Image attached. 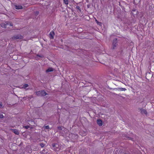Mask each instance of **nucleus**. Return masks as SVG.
<instances>
[{
  "label": "nucleus",
  "instance_id": "a211bd4d",
  "mask_svg": "<svg viewBox=\"0 0 154 154\" xmlns=\"http://www.w3.org/2000/svg\"><path fill=\"white\" fill-rule=\"evenodd\" d=\"M3 117V116L2 114H0V118H2Z\"/></svg>",
  "mask_w": 154,
  "mask_h": 154
},
{
  "label": "nucleus",
  "instance_id": "5701e85b",
  "mask_svg": "<svg viewBox=\"0 0 154 154\" xmlns=\"http://www.w3.org/2000/svg\"><path fill=\"white\" fill-rule=\"evenodd\" d=\"M76 8L78 9H79V6H77L76 7Z\"/></svg>",
  "mask_w": 154,
  "mask_h": 154
},
{
  "label": "nucleus",
  "instance_id": "9b49d317",
  "mask_svg": "<svg viewBox=\"0 0 154 154\" xmlns=\"http://www.w3.org/2000/svg\"><path fill=\"white\" fill-rule=\"evenodd\" d=\"M42 91H37L36 92V95L39 96H42Z\"/></svg>",
  "mask_w": 154,
  "mask_h": 154
},
{
  "label": "nucleus",
  "instance_id": "2eb2a0df",
  "mask_svg": "<svg viewBox=\"0 0 154 154\" xmlns=\"http://www.w3.org/2000/svg\"><path fill=\"white\" fill-rule=\"evenodd\" d=\"M65 4L66 5L68 4V0H63Z\"/></svg>",
  "mask_w": 154,
  "mask_h": 154
},
{
  "label": "nucleus",
  "instance_id": "0eeeda50",
  "mask_svg": "<svg viewBox=\"0 0 154 154\" xmlns=\"http://www.w3.org/2000/svg\"><path fill=\"white\" fill-rule=\"evenodd\" d=\"M97 124L100 126H102L103 125L102 122L101 120H97Z\"/></svg>",
  "mask_w": 154,
  "mask_h": 154
},
{
  "label": "nucleus",
  "instance_id": "f8f14e48",
  "mask_svg": "<svg viewBox=\"0 0 154 154\" xmlns=\"http://www.w3.org/2000/svg\"><path fill=\"white\" fill-rule=\"evenodd\" d=\"M53 71V69L51 68H50L46 70V72H49L52 71Z\"/></svg>",
  "mask_w": 154,
  "mask_h": 154
},
{
  "label": "nucleus",
  "instance_id": "20e7f679",
  "mask_svg": "<svg viewBox=\"0 0 154 154\" xmlns=\"http://www.w3.org/2000/svg\"><path fill=\"white\" fill-rule=\"evenodd\" d=\"M113 49H115L117 45V39H115L113 40Z\"/></svg>",
  "mask_w": 154,
  "mask_h": 154
},
{
  "label": "nucleus",
  "instance_id": "6ab92c4d",
  "mask_svg": "<svg viewBox=\"0 0 154 154\" xmlns=\"http://www.w3.org/2000/svg\"><path fill=\"white\" fill-rule=\"evenodd\" d=\"M95 21L97 24H99V23H101L99 22L96 19H95Z\"/></svg>",
  "mask_w": 154,
  "mask_h": 154
},
{
  "label": "nucleus",
  "instance_id": "1a4fd4ad",
  "mask_svg": "<svg viewBox=\"0 0 154 154\" xmlns=\"http://www.w3.org/2000/svg\"><path fill=\"white\" fill-rule=\"evenodd\" d=\"M54 33L53 32H50L49 36L50 37L51 39H53L54 38Z\"/></svg>",
  "mask_w": 154,
  "mask_h": 154
},
{
  "label": "nucleus",
  "instance_id": "a878e982",
  "mask_svg": "<svg viewBox=\"0 0 154 154\" xmlns=\"http://www.w3.org/2000/svg\"><path fill=\"white\" fill-rule=\"evenodd\" d=\"M75 137H76V138H77V136H76Z\"/></svg>",
  "mask_w": 154,
  "mask_h": 154
},
{
  "label": "nucleus",
  "instance_id": "ddd939ff",
  "mask_svg": "<svg viewBox=\"0 0 154 154\" xmlns=\"http://www.w3.org/2000/svg\"><path fill=\"white\" fill-rule=\"evenodd\" d=\"M42 91V93H41L42 96H45L47 94L44 91Z\"/></svg>",
  "mask_w": 154,
  "mask_h": 154
},
{
  "label": "nucleus",
  "instance_id": "4468645a",
  "mask_svg": "<svg viewBox=\"0 0 154 154\" xmlns=\"http://www.w3.org/2000/svg\"><path fill=\"white\" fill-rule=\"evenodd\" d=\"M119 90L121 91H125L126 90V89L125 88H119Z\"/></svg>",
  "mask_w": 154,
  "mask_h": 154
},
{
  "label": "nucleus",
  "instance_id": "9d476101",
  "mask_svg": "<svg viewBox=\"0 0 154 154\" xmlns=\"http://www.w3.org/2000/svg\"><path fill=\"white\" fill-rule=\"evenodd\" d=\"M28 86V85L27 84H24L23 86H20V88H23L25 89Z\"/></svg>",
  "mask_w": 154,
  "mask_h": 154
},
{
  "label": "nucleus",
  "instance_id": "39448f33",
  "mask_svg": "<svg viewBox=\"0 0 154 154\" xmlns=\"http://www.w3.org/2000/svg\"><path fill=\"white\" fill-rule=\"evenodd\" d=\"M140 109L141 113H142V114H145L146 115V111L145 109Z\"/></svg>",
  "mask_w": 154,
  "mask_h": 154
},
{
  "label": "nucleus",
  "instance_id": "aec40b11",
  "mask_svg": "<svg viewBox=\"0 0 154 154\" xmlns=\"http://www.w3.org/2000/svg\"><path fill=\"white\" fill-rule=\"evenodd\" d=\"M29 126H26L24 127L26 129H28L29 128Z\"/></svg>",
  "mask_w": 154,
  "mask_h": 154
},
{
  "label": "nucleus",
  "instance_id": "b1692460",
  "mask_svg": "<svg viewBox=\"0 0 154 154\" xmlns=\"http://www.w3.org/2000/svg\"><path fill=\"white\" fill-rule=\"evenodd\" d=\"M133 12H135L136 11V13H137V11L135 10H133L132 11Z\"/></svg>",
  "mask_w": 154,
  "mask_h": 154
},
{
  "label": "nucleus",
  "instance_id": "412c9836",
  "mask_svg": "<svg viewBox=\"0 0 154 154\" xmlns=\"http://www.w3.org/2000/svg\"><path fill=\"white\" fill-rule=\"evenodd\" d=\"M41 146L42 147H44V144H42V143H41Z\"/></svg>",
  "mask_w": 154,
  "mask_h": 154
},
{
  "label": "nucleus",
  "instance_id": "f257e3e1",
  "mask_svg": "<svg viewBox=\"0 0 154 154\" xmlns=\"http://www.w3.org/2000/svg\"><path fill=\"white\" fill-rule=\"evenodd\" d=\"M1 25L2 27L4 28H7V26H13L11 23L8 22H6L5 23H2Z\"/></svg>",
  "mask_w": 154,
  "mask_h": 154
},
{
  "label": "nucleus",
  "instance_id": "dca6fc26",
  "mask_svg": "<svg viewBox=\"0 0 154 154\" xmlns=\"http://www.w3.org/2000/svg\"><path fill=\"white\" fill-rule=\"evenodd\" d=\"M58 128L59 130H64L65 129L63 127H58Z\"/></svg>",
  "mask_w": 154,
  "mask_h": 154
},
{
  "label": "nucleus",
  "instance_id": "393cba45",
  "mask_svg": "<svg viewBox=\"0 0 154 154\" xmlns=\"http://www.w3.org/2000/svg\"><path fill=\"white\" fill-rule=\"evenodd\" d=\"M101 23H99V24H98L99 25H101Z\"/></svg>",
  "mask_w": 154,
  "mask_h": 154
},
{
  "label": "nucleus",
  "instance_id": "4be33fe9",
  "mask_svg": "<svg viewBox=\"0 0 154 154\" xmlns=\"http://www.w3.org/2000/svg\"><path fill=\"white\" fill-rule=\"evenodd\" d=\"M2 104L0 102V107H1L2 106Z\"/></svg>",
  "mask_w": 154,
  "mask_h": 154
},
{
  "label": "nucleus",
  "instance_id": "bb28decb",
  "mask_svg": "<svg viewBox=\"0 0 154 154\" xmlns=\"http://www.w3.org/2000/svg\"><path fill=\"white\" fill-rule=\"evenodd\" d=\"M71 135H72V134H71V135H70V136Z\"/></svg>",
  "mask_w": 154,
  "mask_h": 154
},
{
  "label": "nucleus",
  "instance_id": "6e6552de",
  "mask_svg": "<svg viewBox=\"0 0 154 154\" xmlns=\"http://www.w3.org/2000/svg\"><path fill=\"white\" fill-rule=\"evenodd\" d=\"M15 8L17 9H20L22 8V6L21 5H15Z\"/></svg>",
  "mask_w": 154,
  "mask_h": 154
},
{
  "label": "nucleus",
  "instance_id": "7ed1b4c3",
  "mask_svg": "<svg viewBox=\"0 0 154 154\" xmlns=\"http://www.w3.org/2000/svg\"><path fill=\"white\" fill-rule=\"evenodd\" d=\"M52 146L53 147V149L54 150L56 151L59 150V149L58 148H57V147L58 146V145L57 144H52Z\"/></svg>",
  "mask_w": 154,
  "mask_h": 154
},
{
  "label": "nucleus",
  "instance_id": "f3484780",
  "mask_svg": "<svg viewBox=\"0 0 154 154\" xmlns=\"http://www.w3.org/2000/svg\"><path fill=\"white\" fill-rule=\"evenodd\" d=\"M44 128L46 129H48L49 128V126L48 125L44 126Z\"/></svg>",
  "mask_w": 154,
  "mask_h": 154
},
{
  "label": "nucleus",
  "instance_id": "423d86ee",
  "mask_svg": "<svg viewBox=\"0 0 154 154\" xmlns=\"http://www.w3.org/2000/svg\"><path fill=\"white\" fill-rule=\"evenodd\" d=\"M11 130L16 134L18 135L19 134V131L16 129H11Z\"/></svg>",
  "mask_w": 154,
  "mask_h": 154
},
{
  "label": "nucleus",
  "instance_id": "f03ea898",
  "mask_svg": "<svg viewBox=\"0 0 154 154\" xmlns=\"http://www.w3.org/2000/svg\"><path fill=\"white\" fill-rule=\"evenodd\" d=\"M23 38V36L20 35H17L13 37L12 38L14 40L20 39Z\"/></svg>",
  "mask_w": 154,
  "mask_h": 154
}]
</instances>
